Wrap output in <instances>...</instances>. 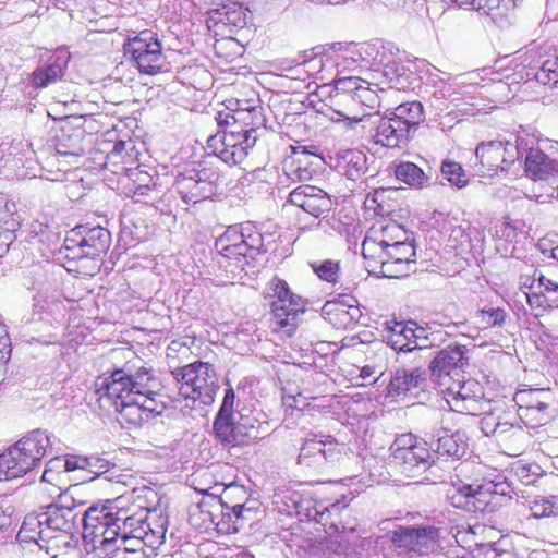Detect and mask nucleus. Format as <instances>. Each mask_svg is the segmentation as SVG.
Segmentation results:
<instances>
[{
    "label": "nucleus",
    "mask_w": 558,
    "mask_h": 558,
    "mask_svg": "<svg viewBox=\"0 0 558 558\" xmlns=\"http://www.w3.org/2000/svg\"><path fill=\"white\" fill-rule=\"evenodd\" d=\"M206 169L192 170L189 174L177 178L175 186L178 193L186 204H196L214 194V181Z\"/></svg>",
    "instance_id": "nucleus-22"
},
{
    "label": "nucleus",
    "mask_w": 558,
    "mask_h": 558,
    "mask_svg": "<svg viewBox=\"0 0 558 558\" xmlns=\"http://www.w3.org/2000/svg\"><path fill=\"white\" fill-rule=\"evenodd\" d=\"M393 463L409 478L425 474L434 464V453L426 440L415 435L402 434L391 445Z\"/></svg>",
    "instance_id": "nucleus-10"
},
{
    "label": "nucleus",
    "mask_w": 558,
    "mask_h": 558,
    "mask_svg": "<svg viewBox=\"0 0 558 558\" xmlns=\"http://www.w3.org/2000/svg\"><path fill=\"white\" fill-rule=\"evenodd\" d=\"M468 350L464 345H448L436 352V355L427 363L432 376L441 378L449 376L452 371L461 368L465 361Z\"/></svg>",
    "instance_id": "nucleus-27"
},
{
    "label": "nucleus",
    "mask_w": 558,
    "mask_h": 558,
    "mask_svg": "<svg viewBox=\"0 0 558 558\" xmlns=\"http://www.w3.org/2000/svg\"><path fill=\"white\" fill-rule=\"evenodd\" d=\"M245 104V107L232 109V123L239 122L242 124L243 129H253L254 134L251 140L268 136L263 107L251 105L248 100H246Z\"/></svg>",
    "instance_id": "nucleus-34"
},
{
    "label": "nucleus",
    "mask_w": 558,
    "mask_h": 558,
    "mask_svg": "<svg viewBox=\"0 0 558 558\" xmlns=\"http://www.w3.org/2000/svg\"><path fill=\"white\" fill-rule=\"evenodd\" d=\"M111 245V233L101 226L80 225L66 233L59 251L69 271L89 274L97 268L95 260Z\"/></svg>",
    "instance_id": "nucleus-3"
},
{
    "label": "nucleus",
    "mask_w": 558,
    "mask_h": 558,
    "mask_svg": "<svg viewBox=\"0 0 558 558\" xmlns=\"http://www.w3.org/2000/svg\"><path fill=\"white\" fill-rule=\"evenodd\" d=\"M524 170L534 181H548L558 178V161L539 149L530 148L525 157Z\"/></svg>",
    "instance_id": "nucleus-30"
},
{
    "label": "nucleus",
    "mask_w": 558,
    "mask_h": 558,
    "mask_svg": "<svg viewBox=\"0 0 558 558\" xmlns=\"http://www.w3.org/2000/svg\"><path fill=\"white\" fill-rule=\"evenodd\" d=\"M449 393H452V401L456 407V411L463 412V411H471L473 409V405L476 403V400L473 399L466 391L465 384L462 386H459V389L457 391L453 390V388H449Z\"/></svg>",
    "instance_id": "nucleus-54"
},
{
    "label": "nucleus",
    "mask_w": 558,
    "mask_h": 558,
    "mask_svg": "<svg viewBox=\"0 0 558 558\" xmlns=\"http://www.w3.org/2000/svg\"><path fill=\"white\" fill-rule=\"evenodd\" d=\"M389 117H384V128L388 140H409L415 136L425 119L423 105L420 101H409L393 108Z\"/></svg>",
    "instance_id": "nucleus-16"
},
{
    "label": "nucleus",
    "mask_w": 558,
    "mask_h": 558,
    "mask_svg": "<svg viewBox=\"0 0 558 558\" xmlns=\"http://www.w3.org/2000/svg\"><path fill=\"white\" fill-rule=\"evenodd\" d=\"M498 144L497 150L502 151L501 162L505 166H501V169L510 167L521 155L520 147L518 146V142H496Z\"/></svg>",
    "instance_id": "nucleus-56"
},
{
    "label": "nucleus",
    "mask_w": 558,
    "mask_h": 558,
    "mask_svg": "<svg viewBox=\"0 0 558 558\" xmlns=\"http://www.w3.org/2000/svg\"><path fill=\"white\" fill-rule=\"evenodd\" d=\"M477 316L485 327H502L506 323L507 313L501 307H489L480 310Z\"/></svg>",
    "instance_id": "nucleus-51"
},
{
    "label": "nucleus",
    "mask_w": 558,
    "mask_h": 558,
    "mask_svg": "<svg viewBox=\"0 0 558 558\" xmlns=\"http://www.w3.org/2000/svg\"><path fill=\"white\" fill-rule=\"evenodd\" d=\"M235 403V392L232 387L226 389L225 397L222 399V403L215 418H226V417H239L244 416L240 412L234 411Z\"/></svg>",
    "instance_id": "nucleus-57"
},
{
    "label": "nucleus",
    "mask_w": 558,
    "mask_h": 558,
    "mask_svg": "<svg viewBox=\"0 0 558 558\" xmlns=\"http://www.w3.org/2000/svg\"><path fill=\"white\" fill-rule=\"evenodd\" d=\"M395 177L407 185L421 189L427 182L428 178L424 171L411 161H399L393 163Z\"/></svg>",
    "instance_id": "nucleus-40"
},
{
    "label": "nucleus",
    "mask_w": 558,
    "mask_h": 558,
    "mask_svg": "<svg viewBox=\"0 0 558 558\" xmlns=\"http://www.w3.org/2000/svg\"><path fill=\"white\" fill-rule=\"evenodd\" d=\"M126 499L120 504L119 514L116 515L114 525L107 530L106 541H100L102 549H110L118 541L119 535L143 533L148 519V510L141 506L126 507Z\"/></svg>",
    "instance_id": "nucleus-17"
},
{
    "label": "nucleus",
    "mask_w": 558,
    "mask_h": 558,
    "mask_svg": "<svg viewBox=\"0 0 558 558\" xmlns=\"http://www.w3.org/2000/svg\"><path fill=\"white\" fill-rule=\"evenodd\" d=\"M124 51L130 54L141 73L154 75L165 64L161 44L151 31H143L124 45Z\"/></svg>",
    "instance_id": "nucleus-13"
},
{
    "label": "nucleus",
    "mask_w": 558,
    "mask_h": 558,
    "mask_svg": "<svg viewBox=\"0 0 558 558\" xmlns=\"http://www.w3.org/2000/svg\"><path fill=\"white\" fill-rule=\"evenodd\" d=\"M232 488L225 489L220 497H211V504L204 502L202 507L209 506L206 512L210 522L216 526L218 532L231 534L239 532L244 525L253 520L254 511L246 502H233Z\"/></svg>",
    "instance_id": "nucleus-11"
},
{
    "label": "nucleus",
    "mask_w": 558,
    "mask_h": 558,
    "mask_svg": "<svg viewBox=\"0 0 558 558\" xmlns=\"http://www.w3.org/2000/svg\"><path fill=\"white\" fill-rule=\"evenodd\" d=\"M349 52L354 61H361L371 66L378 54V43L354 44L349 48Z\"/></svg>",
    "instance_id": "nucleus-47"
},
{
    "label": "nucleus",
    "mask_w": 558,
    "mask_h": 558,
    "mask_svg": "<svg viewBox=\"0 0 558 558\" xmlns=\"http://www.w3.org/2000/svg\"><path fill=\"white\" fill-rule=\"evenodd\" d=\"M128 177L132 181L131 186H156L154 178L146 171L138 169L130 170Z\"/></svg>",
    "instance_id": "nucleus-62"
},
{
    "label": "nucleus",
    "mask_w": 558,
    "mask_h": 558,
    "mask_svg": "<svg viewBox=\"0 0 558 558\" xmlns=\"http://www.w3.org/2000/svg\"><path fill=\"white\" fill-rule=\"evenodd\" d=\"M148 547V543L144 538L143 535L138 534H130V535H119L114 545L110 546V549H104L107 555L111 554V550H135V549H144Z\"/></svg>",
    "instance_id": "nucleus-50"
},
{
    "label": "nucleus",
    "mask_w": 558,
    "mask_h": 558,
    "mask_svg": "<svg viewBox=\"0 0 558 558\" xmlns=\"http://www.w3.org/2000/svg\"><path fill=\"white\" fill-rule=\"evenodd\" d=\"M264 295L266 299H275L271 302L274 329L282 330L291 337L296 329L299 316L305 311L302 298L292 293L288 283L278 277L268 282Z\"/></svg>",
    "instance_id": "nucleus-8"
},
{
    "label": "nucleus",
    "mask_w": 558,
    "mask_h": 558,
    "mask_svg": "<svg viewBox=\"0 0 558 558\" xmlns=\"http://www.w3.org/2000/svg\"><path fill=\"white\" fill-rule=\"evenodd\" d=\"M386 330L388 331L386 336V343L390 345L393 350H396L399 354H409V339L413 336V330L411 329V320L408 322H386Z\"/></svg>",
    "instance_id": "nucleus-37"
},
{
    "label": "nucleus",
    "mask_w": 558,
    "mask_h": 558,
    "mask_svg": "<svg viewBox=\"0 0 558 558\" xmlns=\"http://www.w3.org/2000/svg\"><path fill=\"white\" fill-rule=\"evenodd\" d=\"M529 509L535 519L558 518V496H536L529 501Z\"/></svg>",
    "instance_id": "nucleus-42"
},
{
    "label": "nucleus",
    "mask_w": 558,
    "mask_h": 558,
    "mask_svg": "<svg viewBox=\"0 0 558 558\" xmlns=\"http://www.w3.org/2000/svg\"><path fill=\"white\" fill-rule=\"evenodd\" d=\"M46 430L35 429L0 454V481H9L32 473L40 464L50 447Z\"/></svg>",
    "instance_id": "nucleus-6"
},
{
    "label": "nucleus",
    "mask_w": 558,
    "mask_h": 558,
    "mask_svg": "<svg viewBox=\"0 0 558 558\" xmlns=\"http://www.w3.org/2000/svg\"><path fill=\"white\" fill-rule=\"evenodd\" d=\"M125 501V496H120L112 500H106L102 505H94L89 507L83 514L81 521L84 526V533L89 534L94 538L101 537L106 541L109 527L114 525L116 515L121 509L120 504Z\"/></svg>",
    "instance_id": "nucleus-19"
},
{
    "label": "nucleus",
    "mask_w": 558,
    "mask_h": 558,
    "mask_svg": "<svg viewBox=\"0 0 558 558\" xmlns=\"http://www.w3.org/2000/svg\"><path fill=\"white\" fill-rule=\"evenodd\" d=\"M104 380L95 381V392L98 396V402L106 411L113 410L119 413L121 418L126 423L133 425H140L146 418L148 414H154L148 408L142 397H136L126 392H119L117 396L109 393L105 388Z\"/></svg>",
    "instance_id": "nucleus-14"
},
{
    "label": "nucleus",
    "mask_w": 558,
    "mask_h": 558,
    "mask_svg": "<svg viewBox=\"0 0 558 558\" xmlns=\"http://www.w3.org/2000/svg\"><path fill=\"white\" fill-rule=\"evenodd\" d=\"M460 8L475 10L492 17L495 23L502 22L515 8L519 0H451Z\"/></svg>",
    "instance_id": "nucleus-33"
},
{
    "label": "nucleus",
    "mask_w": 558,
    "mask_h": 558,
    "mask_svg": "<svg viewBox=\"0 0 558 558\" xmlns=\"http://www.w3.org/2000/svg\"><path fill=\"white\" fill-rule=\"evenodd\" d=\"M325 106L327 109L323 113L329 118L335 126L339 125L338 119L348 120L352 116L362 112L365 107L362 99L356 96L336 93H330L328 104Z\"/></svg>",
    "instance_id": "nucleus-29"
},
{
    "label": "nucleus",
    "mask_w": 558,
    "mask_h": 558,
    "mask_svg": "<svg viewBox=\"0 0 558 558\" xmlns=\"http://www.w3.org/2000/svg\"><path fill=\"white\" fill-rule=\"evenodd\" d=\"M383 76L386 77L388 89L396 93L407 86L409 83L403 66H400L393 59L383 66Z\"/></svg>",
    "instance_id": "nucleus-43"
},
{
    "label": "nucleus",
    "mask_w": 558,
    "mask_h": 558,
    "mask_svg": "<svg viewBox=\"0 0 558 558\" xmlns=\"http://www.w3.org/2000/svg\"><path fill=\"white\" fill-rule=\"evenodd\" d=\"M112 464L105 458L98 456L86 457L85 471L99 476L110 470Z\"/></svg>",
    "instance_id": "nucleus-61"
},
{
    "label": "nucleus",
    "mask_w": 558,
    "mask_h": 558,
    "mask_svg": "<svg viewBox=\"0 0 558 558\" xmlns=\"http://www.w3.org/2000/svg\"><path fill=\"white\" fill-rule=\"evenodd\" d=\"M84 153V149L82 147L75 146V145H69L68 142H58L56 146V151L53 154V157H63L68 163L75 162L77 158H80Z\"/></svg>",
    "instance_id": "nucleus-59"
},
{
    "label": "nucleus",
    "mask_w": 558,
    "mask_h": 558,
    "mask_svg": "<svg viewBox=\"0 0 558 558\" xmlns=\"http://www.w3.org/2000/svg\"><path fill=\"white\" fill-rule=\"evenodd\" d=\"M65 466L62 457H54L50 459L41 475V482L56 484L61 473H65Z\"/></svg>",
    "instance_id": "nucleus-55"
},
{
    "label": "nucleus",
    "mask_w": 558,
    "mask_h": 558,
    "mask_svg": "<svg viewBox=\"0 0 558 558\" xmlns=\"http://www.w3.org/2000/svg\"><path fill=\"white\" fill-rule=\"evenodd\" d=\"M534 293H526L530 307L535 316H541L546 311L558 307V283L544 275H538V283L534 286Z\"/></svg>",
    "instance_id": "nucleus-28"
},
{
    "label": "nucleus",
    "mask_w": 558,
    "mask_h": 558,
    "mask_svg": "<svg viewBox=\"0 0 558 558\" xmlns=\"http://www.w3.org/2000/svg\"><path fill=\"white\" fill-rule=\"evenodd\" d=\"M385 88H378L377 84H373L359 76H344L335 80L331 93L349 94L362 99V104L369 109L381 106V96L379 93H387Z\"/></svg>",
    "instance_id": "nucleus-24"
},
{
    "label": "nucleus",
    "mask_w": 558,
    "mask_h": 558,
    "mask_svg": "<svg viewBox=\"0 0 558 558\" xmlns=\"http://www.w3.org/2000/svg\"><path fill=\"white\" fill-rule=\"evenodd\" d=\"M288 203L301 208L304 213L319 218L329 213L332 202L329 195L313 185H300L290 192Z\"/></svg>",
    "instance_id": "nucleus-23"
},
{
    "label": "nucleus",
    "mask_w": 558,
    "mask_h": 558,
    "mask_svg": "<svg viewBox=\"0 0 558 558\" xmlns=\"http://www.w3.org/2000/svg\"><path fill=\"white\" fill-rule=\"evenodd\" d=\"M170 379L177 389L173 393L180 399L177 408L183 400L191 409L210 405L219 389L216 369L207 362L196 361L178 367L170 373Z\"/></svg>",
    "instance_id": "nucleus-5"
},
{
    "label": "nucleus",
    "mask_w": 558,
    "mask_h": 558,
    "mask_svg": "<svg viewBox=\"0 0 558 558\" xmlns=\"http://www.w3.org/2000/svg\"><path fill=\"white\" fill-rule=\"evenodd\" d=\"M413 240L411 234L400 225L392 221L381 227L380 241L386 247H392L391 244Z\"/></svg>",
    "instance_id": "nucleus-46"
},
{
    "label": "nucleus",
    "mask_w": 558,
    "mask_h": 558,
    "mask_svg": "<svg viewBox=\"0 0 558 558\" xmlns=\"http://www.w3.org/2000/svg\"><path fill=\"white\" fill-rule=\"evenodd\" d=\"M215 248L222 258L233 262L242 270L266 251L263 234L250 221L229 226L215 241Z\"/></svg>",
    "instance_id": "nucleus-7"
},
{
    "label": "nucleus",
    "mask_w": 558,
    "mask_h": 558,
    "mask_svg": "<svg viewBox=\"0 0 558 558\" xmlns=\"http://www.w3.org/2000/svg\"><path fill=\"white\" fill-rule=\"evenodd\" d=\"M314 272L327 282H337L339 274V264L333 260H324L320 264H312Z\"/></svg>",
    "instance_id": "nucleus-53"
},
{
    "label": "nucleus",
    "mask_w": 558,
    "mask_h": 558,
    "mask_svg": "<svg viewBox=\"0 0 558 558\" xmlns=\"http://www.w3.org/2000/svg\"><path fill=\"white\" fill-rule=\"evenodd\" d=\"M539 466L537 464H523L517 463L512 466L511 471L514 475L525 485L533 484L537 476Z\"/></svg>",
    "instance_id": "nucleus-58"
},
{
    "label": "nucleus",
    "mask_w": 558,
    "mask_h": 558,
    "mask_svg": "<svg viewBox=\"0 0 558 558\" xmlns=\"http://www.w3.org/2000/svg\"><path fill=\"white\" fill-rule=\"evenodd\" d=\"M413 240L407 242H397L391 244L392 247H387V255L385 258V266L383 276L389 278H398L408 275L411 265L415 264L416 252L413 245Z\"/></svg>",
    "instance_id": "nucleus-26"
},
{
    "label": "nucleus",
    "mask_w": 558,
    "mask_h": 558,
    "mask_svg": "<svg viewBox=\"0 0 558 558\" xmlns=\"http://www.w3.org/2000/svg\"><path fill=\"white\" fill-rule=\"evenodd\" d=\"M436 441V449L432 450L434 457L441 456L452 459H461L468 449L465 434L457 430L451 433L447 428H440L433 435Z\"/></svg>",
    "instance_id": "nucleus-32"
},
{
    "label": "nucleus",
    "mask_w": 558,
    "mask_h": 558,
    "mask_svg": "<svg viewBox=\"0 0 558 558\" xmlns=\"http://www.w3.org/2000/svg\"><path fill=\"white\" fill-rule=\"evenodd\" d=\"M523 404L519 405L518 416L527 427L535 428L548 423L554 413L548 402L549 395L544 389L521 391L517 396Z\"/></svg>",
    "instance_id": "nucleus-18"
},
{
    "label": "nucleus",
    "mask_w": 558,
    "mask_h": 558,
    "mask_svg": "<svg viewBox=\"0 0 558 558\" xmlns=\"http://www.w3.org/2000/svg\"><path fill=\"white\" fill-rule=\"evenodd\" d=\"M76 514L69 505L51 504L36 517H28L17 533L21 543H29L46 554L56 547L70 545Z\"/></svg>",
    "instance_id": "nucleus-2"
},
{
    "label": "nucleus",
    "mask_w": 558,
    "mask_h": 558,
    "mask_svg": "<svg viewBox=\"0 0 558 558\" xmlns=\"http://www.w3.org/2000/svg\"><path fill=\"white\" fill-rule=\"evenodd\" d=\"M216 122L219 130L216 134L209 135L207 140H216L220 134H222V140L227 136H242L243 140H251L254 134L253 129H243L242 124L239 122L232 123V109L226 112L219 111L216 117Z\"/></svg>",
    "instance_id": "nucleus-39"
},
{
    "label": "nucleus",
    "mask_w": 558,
    "mask_h": 558,
    "mask_svg": "<svg viewBox=\"0 0 558 558\" xmlns=\"http://www.w3.org/2000/svg\"><path fill=\"white\" fill-rule=\"evenodd\" d=\"M441 530L435 525H398L390 534V543L399 556L420 558L440 546Z\"/></svg>",
    "instance_id": "nucleus-9"
},
{
    "label": "nucleus",
    "mask_w": 558,
    "mask_h": 558,
    "mask_svg": "<svg viewBox=\"0 0 558 558\" xmlns=\"http://www.w3.org/2000/svg\"><path fill=\"white\" fill-rule=\"evenodd\" d=\"M535 80L544 86L558 88V56L546 59L535 73Z\"/></svg>",
    "instance_id": "nucleus-44"
},
{
    "label": "nucleus",
    "mask_w": 558,
    "mask_h": 558,
    "mask_svg": "<svg viewBox=\"0 0 558 558\" xmlns=\"http://www.w3.org/2000/svg\"><path fill=\"white\" fill-rule=\"evenodd\" d=\"M247 10L241 4L230 2L214 11L210 16L216 24L230 25L235 28H242L246 24Z\"/></svg>",
    "instance_id": "nucleus-38"
},
{
    "label": "nucleus",
    "mask_w": 558,
    "mask_h": 558,
    "mask_svg": "<svg viewBox=\"0 0 558 558\" xmlns=\"http://www.w3.org/2000/svg\"><path fill=\"white\" fill-rule=\"evenodd\" d=\"M362 254L365 259H372L375 263L380 265L381 271L384 270V266L386 264L385 258L389 257L387 255V247L379 240L372 239L371 236H366L362 243Z\"/></svg>",
    "instance_id": "nucleus-45"
},
{
    "label": "nucleus",
    "mask_w": 558,
    "mask_h": 558,
    "mask_svg": "<svg viewBox=\"0 0 558 558\" xmlns=\"http://www.w3.org/2000/svg\"><path fill=\"white\" fill-rule=\"evenodd\" d=\"M23 286L29 290L35 291L33 295V307L36 312L45 310L47 304L48 292L50 290V283L46 271L37 266L31 270L29 275L24 278Z\"/></svg>",
    "instance_id": "nucleus-36"
},
{
    "label": "nucleus",
    "mask_w": 558,
    "mask_h": 558,
    "mask_svg": "<svg viewBox=\"0 0 558 558\" xmlns=\"http://www.w3.org/2000/svg\"><path fill=\"white\" fill-rule=\"evenodd\" d=\"M427 368L422 365L398 368L388 386L389 396H416L427 387Z\"/></svg>",
    "instance_id": "nucleus-25"
},
{
    "label": "nucleus",
    "mask_w": 558,
    "mask_h": 558,
    "mask_svg": "<svg viewBox=\"0 0 558 558\" xmlns=\"http://www.w3.org/2000/svg\"><path fill=\"white\" fill-rule=\"evenodd\" d=\"M252 148L248 142H206L204 147L208 156H216L227 165H239Z\"/></svg>",
    "instance_id": "nucleus-35"
},
{
    "label": "nucleus",
    "mask_w": 558,
    "mask_h": 558,
    "mask_svg": "<svg viewBox=\"0 0 558 558\" xmlns=\"http://www.w3.org/2000/svg\"><path fill=\"white\" fill-rule=\"evenodd\" d=\"M59 131L62 137L66 140H80L84 136L83 118L81 116H72L62 119L59 122Z\"/></svg>",
    "instance_id": "nucleus-49"
},
{
    "label": "nucleus",
    "mask_w": 558,
    "mask_h": 558,
    "mask_svg": "<svg viewBox=\"0 0 558 558\" xmlns=\"http://www.w3.org/2000/svg\"><path fill=\"white\" fill-rule=\"evenodd\" d=\"M337 130L349 137H359L362 140H388L384 128V117L378 113H369L364 110L348 120L338 119Z\"/></svg>",
    "instance_id": "nucleus-21"
},
{
    "label": "nucleus",
    "mask_w": 558,
    "mask_h": 558,
    "mask_svg": "<svg viewBox=\"0 0 558 558\" xmlns=\"http://www.w3.org/2000/svg\"><path fill=\"white\" fill-rule=\"evenodd\" d=\"M69 54L65 51H58L49 63L38 66L32 74V85L35 88H45L61 80L69 62Z\"/></svg>",
    "instance_id": "nucleus-31"
},
{
    "label": "nucleus",
    "mask_w": 558,
    "mask_h": 558,
    "mask_svg": "<svg viewBox=\"0 0 558 558\" xmlns=\"http://www.w3.org/2000/svg\"><path fill=\"white\" fill-rule=\"evenodd\" d=\"M213 432L223 447H241L262 438V424L254 416L215 418Z\"/></svg>",
    "instance_id": "nucleus-12"
},
{
    "label": "nucleus",
    "mask_w": 558,
    "mask_h": 558,
    "mask_svg": "<svg viewBox=\"0 0 558 558\" xmlns=\"http://www.w3.org/2000/svg\"><path fill=\"white\" fill-rule=\"evenodd\" d=\"M512 134L515 135V140H539L541 136L539 131L531 124L518 125V128L513 129Z\"/></svg>",
    "instance_id": "nucleus-64"
},
{
    "label": "nucleus",
    "mask_w": 558,
    "mask_h": 558,
    "mask_svg": "<svg viewBox=\"0 0 558 558\" xmlns=\"http://www.w3.org/2000/svg\"><path fill=\"white\" fill-rule=\"evenodd\" d=\"M96 380H104L105 388L111 395L117 396L119 391L142 397L146 408L155 415H161L169 408H177V402L180 401L170 388V376L162 379L151 368L141 367L132 374L119 368Z\"/></svg>",
    "instance_id": "nucleus-1"
},
{
    "label": "nucleus",
    "mask_w": 558,
    "mask_h": 558,
    "mask_svg": "<svg viewBox=\"0 0 558 558\" xmlns=\"http://www.w3.org/2000/svg\"><path fill=\"white\" fill-rule=\"evenodd\" d=\"M441 173L448 182L461 189L468 184V177L461 165L450 160H444L441 165Z\"/></svg>",
    "instance_id": "nucleus-48"
},
{
    "label": "nucleus",
    "mask_w": 558,
    "mask_h": 558,
    "mask_svg": "<svg viewBox=\"0 0 558 558\" xmlns=\"http://www.w3.org/2000/svg\"><path fill=\"white\" fill-rule=\"evenodd\" d=\"M514 495V487L506 477L483 484H469L458 478L446 493L451 506L473 513L495 512Z\"/></svg>",
    "instance_id": "nucleus-4"
},
{
    "label": "nucleus",
    "mask_w": 558,
    "mask_h": 558,
    "mask_svg": "<svg viewBox=\"0 0 558 558\" xmlns=\"http://www.w3.org/2000/svg\"><path fill=\"white\" fill-rule=\"evenodd\" d=\"M291 149V157L301 163L305 165H312L313 161H307L308 158H315L318 160L324 161V157L322 156V153L319 150V147L317 145L311 144L308 146H290Z\"/></svg>",
    "instance_id": "nucleus-52"
},
{
    "label": "nucleus",
    "mask_w": 558,
    "mask_h": 558,
    "mask_svg": "<svg viewBox=\"0 0 558 558\" xmlns=\"http://www.w3.org/2000/svg\"><path fill=\"white\" fill-rule=\"evenodd\" d=\"M430 347L432 343L428 339V336H424V340H418V343L413 345L411 349H408V352L409 354L418 355L421 359H424V365H427L432 359V354L429 353Z\"/></svg>",
    "instance_id": "nucleus-63"
},
{
    "label": "nucleus",
    "mask_w": 558,
    "mask_h": 558,
    "mask_svg": "<svg viewBox=\"0 0 558 558\" xmlns=\"http://www.w3.org/2000/svg\"><path fill=\"white\" fill-rule=\"evenodd\" d=\"M339 454V446L331 436L310 433L301 444L296 463L304 470L318 471Z\"/></svg>",
    "instance_id": "nucleus-15"
},
{
    "label": "nucleus",
    "mask_w": 558,
    "mask_h": 558,
    "mask_svg": "<svg viewBox=\"0 0 558 558\" xmlns=\"http://www.w3.org/2000/svg\"><path fill=\"white\" fill-rule=\"evenodd\" d=\"M342 165L345 167V174L352 180H356L367 170L366 155L357 149H345L339 156Z\"/></svg>",
    "instance_id": "nucleus-41"
},
{
    "label": "nucleus",
    "mask_w": 558,
    "mask_h": 558,
    "mask_svg": "<svg viewBox=\"0 0 558 558\" xmlns=\"http://www.w3.org/2000/svg\"><path fill=\"white\" fill-rule=\"evenodd\" d=\"M490 433L502 451L511 457L522 454L531 445V434L520 424L510 422L505 416L497 417Z\"/></svg>",
    "instance_id": "nucleus-20"
},
{
    "label": "nucleus",
    "mask_w": 558,
    "mask_h": 558,
    "mask_svg": "<svg viewBox=\"0 0 558 558\" xmlns=\"http://www.w3.org/2000/svg\"><path fill=\"white\" fill-rule=\"evenodd\" d=\"M166 534V529L163 527V523L158 525L157 527H151L150 523H146L145 530L141 535L144 536L146 542L148 543V547L156 548L160 544H162Z\"/></svg>",
    "instance_id": "nucleus-60"
}]
</instances>
